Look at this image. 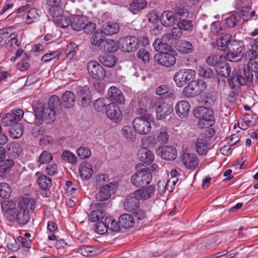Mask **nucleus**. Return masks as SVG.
<instances>
[{"label": "nucleus", "mask_w": 258, "mask_h": 258, "mask_svg": "<svg viewBox=\"0 0 258 258\" xmlns=\"http://www.w3.org/2000/svg\"><path fill=\"white\" fill-rule=\"evenodd\" d=\"M245 58L249 60L247 69L242 72L234 70L232 75L228 80L229 86L235 89L240 86L244 85L248 82H251L253 79L258 83V53L252 50H247L245 54Z\"/></svg>", "instance_id": "f257e3e1"}, {"label": "nucleus", "mask_w": 258, "mask_h": 258, "mask_svg": "<svg viewBox=\"0 0 258 258\" xmlns=\"http://www.w3.org/2000/svg\"><path fill=\"white\" fill-rule=\"evenodd\" d=\"M35 207V200L28 195H24L20 199L15 212L8 221L20 225L27 224L30 220V212L34 211Z\"/></svg>", "instance_id": "f03ea898"}, {"label": "nucleus", "mask_w": 258, "mask_h": 258, "mask_svg": "<svg viewBox=\"0 0 258 258\" xmlns=\"http://www.w3.org/2000/svg\"><path fill=\"white\" fill-rule=\"evenodd\" d=\"M154 122V117L150 114L145 113L141 117L135 118L133 121L135 131L140 135H147L151 130V124Z\"/></svg>", "instance_id": "7ed1b4c3"}, {"label": "nucleus", "mask_w": 258, "mask_h": 258, "mask_svg": "<svg viewBox=\"0 0 258 258\" xmlns=\"http://www.w3.org/2000/svg\"><path fill=\"white\" fill-rule=\"evenodd\" d=\"M35 113V123L37 125H41L43 121L46 124H50L55 120V111L49 107L37 108Z\"/></svg>", "instance_id": "20e7f679"}, {"label": "nucleus", "mask_w": 258, "mask_h": 258, "mask_svg": "<svg viewBox=\"0 0 258 258\" xmlns=\"http://www.w3.org/2000/svg\"><path fill=\"white\" fill-rule=\"evenodd\" d=\"M152 174L148 168H143L132 175L131 177L132 184L138 187L150 183L152 179Z\"/></svg>", "instance_id": "39448f33"}, {"label": "nucleus", "mask_w": 258, "mask_h": 258, "mask_svg": "<svg viewBox=\"0 0 258 258\" xmlns=\"http://www.w3.org/2000/svg\"><path fill=\"white\" fill-rule=\"evenodd\" d=\"M244 47L243 43L240 41L232 40L228 46L226 54L227 59L230 61H238L242 57V52Z\"/></svg>", "instance_id": "423d86ee"}, {"label": "nucleus", "mask_w": 258, "mask_h": 258, "mask_svg": "<svg viewBox=\"0 0 258 258\" xmlns=\"http://www.w3.org/2000/svg\"><path fill=\"white\" fill-rule=\"evenodd\" d=\"M207 88V85L202 80L190 82L184 87L183 94L187 97H194L200 94Z\"/></svg>", "instance_id": "0eeeda50"}, {"label": "nucleus", "mask_w": 258, "mask_h": 258, "mask_svg": "<svg viewBox=\"0 0 258 258\" xmlns=\"http://www.w3.org/2000/svg\"><path fill=\"white\" fill-rule=\"evenodd\" d=\"M196 73L191 69H181L174 75L173 80L178 87H183L185 84L192 82Z\"/></svg>", "instance_id": "6e6552de"}, {"label": "nucleus", "mask_w": 258, "mask_h": 258, "mask_svg": "<svg viewBox=\"0 0 258 258\" xmlns=\"http://www.w3.org/2000/svg\"><path fill=\"white\" fill-rule=\"evenodd\" d=\"M153 104L156 107L157 119L162 120L169 115L173 111V107L162 99L157 98L153 101Z\"/></svg>", "instance_id": "1a4fd4ad"}, {"label": "nucleus", "mask_w": 258, "mask_h": 258, "mask_svg": "<svg viewBox=\"0 0 258 258\" xmlns=\"http://www.w3.org/2000/svg\"><path fill=\"white\" fill-rule=\"evenodd\" d=\"M119 43L121 50L125 52H134L139 47V39L134 36L121 38L119 40Z\"/></svg>", "instance_id": "9d476101"}, {"label": "nucleus", "mask_w": 258, "mask_h": 258, "mask_svg": "<svg viewBox=\"0 0 258 258\" xmlns=\"http://www.w3.org/2000/svg\"><path fill=\"white\" fill-rule=\"evenodd\" d=\"M24 112L22 109H17L8 113L1 119V123L5 126L14 125L23 118Z\"/></svg>", "instance_id": "9b49d317"}, {"label": "nucleus", "mask_w": 258, "mask_h": 258, "mask_svg": "<svg viewBox=\"0 0 258 258\" xmlns=\"http://www.w3.org/2000/svg\"><path fill=\"white\" fill-rule=\"evenodd\" d=\"M87 69L89 75L96 80H102L106 76L103 67L97 61H90L88 64Z\"/></svg>", "instance_id": "f8f14e48"}, {"label": "nucleus", "mask_w": 258, "mask_h": 258, "mask_svg": "<svg viewBox=\"0 0 258 258\" xmlns=\"http://www.w3.org/2000/svg\"><path fill=\"white\" fill-rule=\"evenodd\" d=\"M105 204L104 203H95L91 205V209L93 211L88 215V220L95 222L100 219H103L105 216V212L104 210Z\"/></svg>", "instance_id": "ddd939ff"}, {"label": "nucleus", "mask_w": 258, "mask_h": 258, "mask_svg": "<svg viewBox=\"0 0 258 258\" xmlns=\"http://www.w3.org/2000/svg\"><path fill=\"white\" fill-rule=\"evenodd\" d=\"M154 59L159 64L166 67H172L176 62L174 55L169 52L156 54Z\"/></svg>", "instance_id": "4468645a"}, {"label": "nucleus", "mask_w": 258, "mask_h": 258, "mask_svg": "<svg viewBox=\"0 0 258 258\" xmlns=\"http://www.w3.org/2000/svg\"><path fill=\"white\" fill-rule=\"evenodd\" d=\"M181 160L183 164L188 169H195L199 163V160L194 153H184L182 155Z\"/></svg>", "instance_id": "2eb2a0df"}, {"label": "nucleus", "mask_w": 258, "mask_h": 258, "mask_svg": "<svg viewBox=\"0 0 258 258\" xmlns=\"http://www.w3.org/2000/svg\"><path fill=\"white\" fill-rule=\"evenodd\" d=\"M106 113L108 118L114 122H119L122 118V112L119 107L114 103L107 105Z\"/></svg>", "instance_id": "dca6fc26"}, {"label": "nucleus", "mask_w": 258, "mask_h": 258, "mask_svg": "<svg viewBox=\"0 0 258 258\" xmlns=\"http://www.w3.org/2000/svg\"><path fill=\"white\" fill-rule=\"evenodd\" d=\"M77 96L81 98V104L84 106L89 104L91 100L90 88L88 86H78L76 88Z\"/></svg>", "instance_id": "f3484780"}, {"label": "nucleus", "mask_w": 258, "mask_h": 258, "mask_svg": "<svg viewBox=\"0 0 258 258\" xmlns=\"http://www.w3.org/2000/svg\"><path fill=\"white\" fill-rule=\"evenodd\" d=\"M157 152L162 159L166 160H173L177 157V151L172 146H162L158 149Z\"/></svg>", "instance_id": "a211bd4d"}, {"label": "nucleus", "mask_w": 258, "mask_h": 258, "mask_svg": "<svg viewBox=\"0 0 258 258\" xmlns=\"http://www.w3.org/2000/svg\"><path fill=\"white\" fill-rule=\"evenodd\" d=\"M107 98L110 101L118 104H123L125 102V99L121 91L115 86H111L108 90Z\"/></svg>", "instance_id": "6ab92c4d"}, {"label": "nucleus", "mask_w": 258, "mask_h": 258, "mask_svg": "<svg viewBox=\"0 0 258 258\" xmlns=\"http://www.w3.org/2000/svg\"><path fill=\"white\" fill-rule=\"evenodd\" d=\"M123 205L124 210L128 212L135 211L138 208L139 200L136 197L134 192L125 198Z\"/></svg>", "instance_id": "aec40b11"}, {"label": "nucleus", "mask_w": 258, "mask_h": 258, "mask_svg": "<svg viewBox=\"0 0 258 258\" xmlns=\"http://www.w3.org/2000/svg\"><path fill=\"white\" fill-rule=\"evenodd\" d=\"M61 10L55 12L53 15H50L53 18V22L58 27L64 28L71 25L72 20L62 15Z\"/></svg>", "instance_id": "412c9836"}, {"label": "nucleus", "mask_w": 258, "mask_h": 258, "mask_svg": "<svg viewBox=\"0 0 258 258\" xmlns=\"http://www.w3.org/2000/svg\"><path fill=\"white\" fill-rule=\"evenodd\" d=\"M155 187L153 185H149L145 188L136 190L134 192L139 200H146L150 198L154 194Z\"/></svg>", "instance_id": "4be33fe9"}, {"label": "nucleus", "mask_w": 258, "mask_h": 258, "mask_svg": "<svg viewBox=\"0 0 258 258\" xmlns=\"http://www.w3.org/2000/svg\"><path fill=\"white\" fill-rule=\"evenodd\" d=\"M120 27L117 23L108 22L102 26L101 32L105 35H112L118 33Z\"/></svg>", "instance_id": "5701e85b"}, {"label": "nucleus", "mask_w": 258, "mask_h": 258, "mask_svg": "<svg viewBox=\"0 0 258 258\" xmlns=\"http://www.w3.org/2000/svg\"><path fill=\"white\" fill-rule=\"evenodd\" d=\"M175 109L176 114L180 117L184 118L188 114L190 109V105L187 101H180L175 105Z\"/></svg>", "instance_id": "b1692460"}, {"label": "nucleus", "mask_w": 258, "mask_h": 258, "mask_svg": "<svg viewBox=\"0 0 258 258\" xmlns=\"http://www.w3.org/2000/svg\"><path fill=\"white\" fill-rule=\"evenodd\" d=\"M157 95L162 96L165 98H173L175 97L174 91L167 85L158 86L155 91Z\"/></svg>", "instance_id": "393cba45"}, {"label": "nucleus", "mask_w": 258, "mask_h": 258, "mask_svg": "<svg viewBox=\"0 0 258 258\" xmlns=\"http://www.w3.org/2000/svg\"><path fill=\"white\" fill-rule=\"evenodd\" d=\"M176 15L170 11L163 12L161 16V22L166 27L173 25L176 21Z\"/></svg>", "instance_id": "a878e982"}, {"label": "nucleus", "mask_w": 258, "mask_h": 258, "mask_svg": "<svg viewBox=\"0 0 258 258\" xmlns=\"http://www.w3.org/2000/svg\"><path fill=\"white\" fill-rule=\"evenodd\" d=\"M79 173L84 179H89L93 174L92 166L88 162L82 163L79 166Z\"/></svg>", "instance_id": "bb28decb"}, {"label": "nucleus", "mask_w": 258, "mask_h": 258, "mask_svg": "<svg viewBox=\"0 0 258 258\" xmlns=\"http://www.w3.org/2000/svg\"><path fill=\"white\" fill-rule=\"evenodd\" d=\"M118 42L112 40L107 39L105 40L102 43L101 47L100 49L105 52H116L119 48Z\"/></svg>", "instance_id": "cd10ccee"}, {"label": "nucleus", "mask_w": 258, "mask_h": 258, "mask_svg": "<svg viewBox=\"0 0 258 258\" xmlns=\"http://www.w3.org/2000/svg\"><path fill=\"white\" fill-rule=\"evenodd\" d=\"M155 49L160 53L170 52L172 48L167 42L163 41L160 38L156 39L153 42Z\"/></svg>", "instance_id": "c85d7f7f"}, {"label": "nucleus", "mask_w": 258, "mask_h": 258, "mask_svg": "<svg viewBox=\"0 0 258 258\" xmlns=\"http://www.w3.org/2000/svg\"><path fill=\"white\" fill-rule=\"evenodd\" d=\"M99 60L104 66L108 68L113 67L117 62V58L112 54H103L99 56Z\"/></svg>", "instance_id": "c756f323"}, {"label": "nucleus", "mask_w": 258, "mask_h": 258, "mask_svg": "<svg viewBox=\"0 0 258 258\" xmlns=\"http://www.w3.org/2000/svg\"><path fill=\"white\" fill-rule=\"evenodd\" d=\"M193 114L195 117L199 119L211 118L213 116L212 111L203 106L196 107L194 110Z\"/></svg>", "instance_id": "7c9ffc66"}, {"label": "nucleus", "mask_w": 258, "mask_h": 258, "mask_svg": "<svg viewBox=\"0 0 258 258\" xmlns=\"http://www.w3.org/2000/svg\"><path fill=\"white\" fill-rule=\"evenodd\" d=\"M138 157L140 160L149 164L154 160V155L146 148H141L138 152Z\"/></svg>", "instance_id": "2f4dec72"}, {"label": "nucleus", "mask_w": 258, "mask_h": 258, "mask_svg": "<svg viewBox=\"0 0 258 258\" xmlns=\"http://www.w3.org/2000/svg\"><path fill=\"white\" fill-rule=\"evenodd\" d=\"M111 186L107 184L103 186L96 195V200L100 202L108 200L111 196Z\"/></svg>", "instance_id": "473e14b6"}, {"label": "nucleus", "mask_w": 258, "mask_h": 258, "mask_svg": "<svg viewBox=\"0 0 258 258\" xmlns=\"http://www.w3.org/2000/svg\"><path fill=\"white\" fill-rule=\"evenodd\" d=\"M86 18L81 16H75L72 17L71 26L75 31L83 30L85 26Z\"/></svg>", "instance_id": "72a5a7b5"}, {"label": "nucleus", "mask_w": 258, "mask_h": 258, "mask_svg": "<svg viewBox=\"0 0 258 258\" xmlns=\"http://www.w3.org/2000/svg\"><path fill=\"white\" fill-rule=\"evenodd\" d=\"M232 35L230 34H226L221 36L217 40L218 48L221 50L225 51L228 49V46L231 43Z\"/></svg>", "instance_id": "f704fd0d"}, {"label": "nucleus", "mask_w": 258, "mask_h": 258, "mask_svg": "<svg viewBox=\"0 0 258 258\" xmlns=\"http://www.w3.org/2000/svg\"><path fill=\"white\" fill-rule=\"evenodd\" d=\"M118 223L121 227L126 229L129 228L134 225L135 219L129 214H124L119 217Z\"/></svg>", "instance_id": "c9c22d12"}, {"label": "nucleus", "mask_w": 258, "mask_h": 258, "mask_svg": "<svg viewBox=\"0 0 258 258\" xmlns=\"http://www.w3.org/2000/svg\"><path fill=\"white\" fill-rule=\"evenodd\" d=\"M2 210L7 214V219L8 220L10 219V216L15 212L17 206L16 203L11 201H6L2 203Z\"/></svg>", "instance_id": "e433bc0d"}, {"label": "nucleus", "mask_w": 258, "mask_h": 258, "mask_svg": "<svg viewBox=\"0 0 258 258\" xmlns=\"http://www.w3.org/2000/svg\"><path fill=\"white\" fill-rule=\"evenodd\" d=\"M62 105L66 108L72 107L75 101V96L74 93L70 91L65 92L61 97Z\"/></svg>", "instance_id": "4c0bfd02"}, {"label": "nucleus", "mask_w": 258, "mask_h": 258, "mask_svg": "<svg viewBox=\"0 0 258 258\" xmlns=\"http://www.w3.org/2000/svg\"><path fill=\"white\" fill-rule=\"evenodd\" d=\"M147 5L146 0H133L130 4L129 10L134 14L145 9Z\"/></svg>", "instance_id": "58836bf2"}, {"label": "nucleus", "mask_w": 258, "mask_h": 258, "mask_svg": "<svg viewBox=\"0 0 258 258\" xmlns=\"http://www.w3.org/2000/svg\"><path fill=\"white\" fill-rule=\"evenodd\" d=\"M209 143L207 140L198 139L196 143V151L199 155L206 154L209 150Z\"/></svg>", "instance_id": "ea45409f"}, {"label": "nucleus", "mask_w": 258, "mask_h": 258, "mask_svg": "<svg viewBox=\"0 0 258 258\" xmlns=\"http://www.w3.org/2000/svg\"><path fill=\"white\" fill-rule=\"evenodd\" d=\"M14 164L12 159H8L0 163V176H5L11 170Z\"/></svg>", "instance_id": "a19ab883"}, {"label": "nucleus", "mask_w": 258, "mask_h": 258, "mask_svg": "<svg viewBox=\"0 0 258 258\" xmlns=\"http://www.w3.org/2000/svg\"><path fill=\"white\" fill-rule=\"evenodd\" d=\"M216 71L219 76L224 77H228L230 74L231 69L228 63L223 59L218 65V67L216 69Z\"/></svg>", "instance_id": "79ce46f5"}, {"label": "nucleus", "mask_w": 258, "mask_h": 258, "mask_svg": "<svg viewBox=\"0 0 258 258\" xmlns=\"http://www.w3.org/2000/svg\"><path fill=\"white\" fill-rule=\"evenodd\" d=\"M5 45L7 48H11V47H18L20 46V44L19 43L17 34L14 33H11L7 38V39L5 40Z\"/></svg>", "instance_id": "37998d69"}, {"label": "nucleus", "mask_w": 258, "mask_h": 258, "mask_svg": "<svg viewBox=\"0 0 258 258\" xmlns=\"http://www.w3.org/2000/svg\"><path fill=\"white\" fill-rule=\"evenodd\" d=\"M79 50L78 45L74 42H71L68 44L65 49V53L67 58L72 59L76 55L77 52Z\"/></svg>", "instance_id": "c03bdc74"}, {"label": "nucleus", "mask_w": 258, "mask_h": 258, "mask_svg": "<svg viewBox=\"0 0 258 258\" xmlns=\"http://www.w3.org/2000/svg\"><path fill=\"white\" fill-rule=\"evenodd\" d=\"M23 133V127L21 123H17L14 125L9 130L10 136L13 139H18L20 138L22 136Z\"/></svg>", "instance_id": "a18cd8bd"}, {"label": "nucleus", "mask_w": 258, "mask_h": 258, "mask_svg": "<svg viewBox=\"0 0 258 258\" xmlns=\"http://www.w3.org/2000/svg\"><path fill=\"white\" fill-rule=\"evenodd\" d=\"M51 179L47 177L45 175H40L37 179L38 185L43 190L47 189L50 187L51 185Z\"/></svg>", "instance_id": "49530a36"}, {"label": "nucleus", "mask_w": 258, "mask_h": 258, "mask_svg": "<svg viewBox=\"0 0 258 258\" xmlns=\"http://www.w3.org/2000/svg\"><path fill=\"white\" fill-rule=\"evenodd\" d=\"M241 19V17L238 14H230L225 20L226 25L230 28H234Z\"/></svg>", "instance_id": "de8ad7c7"}, {"label": "nucleus", "mask_w": 258, "mask_h": 258, "mask_svg": "<svg viewBox=\"0 0 258 258\" xmlns=\"http://www.w3.org/2000/svg\"><path fill=\"white\" fill-rule=\"evenodd\" d=\"M240 15L241 18L243 21H247L255 16V12L254 11H251V7L249 5H246V7L240 10Z\"/></svg>", "instance_id": "09e8293b"}, {"label": "nucleus", "mask_w": 258, "mask_h": 258, "mask_svg": "<svg viewBox=\"0 0 258 258\" xmlns=\"http://www.w3.org/2000/svg\"><path fill=\"white\" fill-rule=\"evenodd\" d=\"M135 131L130 125L124 126L121 130V133L123 137L128 140H134L136 138Z\"/></svg>", "instance_id": "8fccbe9b"}, {"label": "nucleus", "mask_w": 258, "mask_h": 258, "mask_svg": "<svg viewBox=\"0 0 258 258\" xmlns=\"http://www.w3.org/2000/svg\"><path fill=\"white\" fill-rule=\"evenodd\" d=\"M223 59L221 55H212L207 58L206 62L209 66L214 67L216 70Z\"/></svg>", "instance_id": "3c124183"}, {"label": "nucleus", "mask_w": 258, "mask_h": 258, "mask_svg": "<svg viewBox=\"0 0 258 258\" xmlns=\"http://www.w3.org/2000/svg\"><path fill=\"white\" fill-rule=\"evenodd\" d=\"M7 149L13 156H18L21 152V148L19 144L16 142H10L7 145Z\"/></svg>", "instance_id": "603ef678"}, {"label": "nucleus", "mask_w": 258, "mask_h": 258, "mask_svg": "<svg viewBox=\"0 0 258 258\" xmlns=\"http://www.w3.org/2000/svg\"><path fill=\"white\" fill-rule=\"evenodd\" d=\"M39 18L38 10L33 8L29 10L26 15V20L28 24H31L37 20Z\"/></svg>", "instance_id": "864d4df0"}, {"label": "nucleus", "mask_w": 258, "mask_h": 258, "mask_svg": "<svg viewBox=\"0 0 258 258\" xmlns=\"http://www.w3.org/2000/svg\"><path fill=\"white\" fill-rule=\"evenodd\" d=\"M47 5L50 7L49 8V15H53L54 13L60 10L59 5L60 0H46Z\"/></svg>", "instance_id": "5fc2aeb1"}, {"label": "nucleus", "mask_w": 258, "mask_h": 258, "mask_svg": "<svg viewBox=\"0 0 258 258\" xmlns=\"http://www.w3.org/2000/svg\"><path fill=\"white\" fill-rule=\"evenodd\" d=\"M62 52V49H58V50L51 53H46L43 55V56L41 57V60L45 62H48L53 58L56 57L58 58Z\"/></svg>", "instance_id": "6e6d98bb"}, {"label": "nucleus", "mask_w": 258, "mask_h": 258, "mask_svg": "<svg viewBox=\"0 0 258 258\" xmlns=\"http://www.w3.org/2000/svg\"><path fill=\"white\" fill-rule=\"evenodd\" d=\"M102 33L99 32H95L92 36L91 38V43L92 45L96 46H99L101 47L102 43L105 40L103 39V36Z\"/></svg>", "instance_id": "4d7b16f0"}, {"label": "nucleus", "mask_w": 258, "mask_h": 258, "mask_svg": "<svg viewBox=\"0 0 258 258\" xmlns=\"http://www.w3.org/2000/svg\"><path fill=\"white\" fill-rule=\"evenodd\" d=\"M199 76L205 78H210L213 75L212 70L206 66H200L197 68Z\"/></svg>", "instance_id": "13d9d810"}, {"label": "nucleus", "mask_w": 258, "mask_h": 258, "mask_svg": "<svg viewBox=\"0 0 258 258\" xmlns=\"http://www.w3.org/2000/svg\"><path fill=\"white\" fill-rule=\"evenodd\" d=\"M105 222L107 224L108 229L114 232H118L120 229V225L118 222H117L112 219V218H106Z\"/></svg>", "instance_id": "bf43d9fd"}, {"label": "nucleus", "mask_w": 258, "mask_h": 258, "mask_svg": "<svg viewBox=\"0 0 258 258\" xmlns=\"http://www.w3.org/2000/svg\"><path fill=\"white\" fill-rule=\"evenodd\" d=\"M78 252L82 255L87 256L92 255L95 251L94 247L88 245H82L79 247Z\"/></svg>", "instance_id": "052dcab7"}, {"label": "nucleus", "mask_w": 258, "mask_h": 258, "mask_svg": "<svg viewBox=\"0 0 258 258\" xmlns=\"http://www.w3.org/2000/svg\"><path fill=\"white\" fill-rule=\"evenodd\" d=\"M157 139L158 142L162 144H166L169 140V135L166 127L160 128L157 135Z\"/></svg>", "instance_id": "680f3d73"}, {"label": "nucleus", "mask_w": 258, "mask_h": 258, "mask_svg": "<svg viewBox=\"0 0 258 258\" xmlns=\"http://www.w3.org/2000/svg\"><path fill=\"white\" fill-rule=\"evenodd\" d=\"M11 194V189L6 183H0V197L2 198H8Z\"/></svg>", "instance_id": "e2e57ef3"}, {"label": "nucleus", "mask_w": 258, "mask_h": 258, "mask_svg": "<svg viewBox=\"0 0 258 258\" xmlns=\"http://www.w3.org/2000/svg\"><path fill=\"white\" fill-rule=\"evenodd\" d=\"M175 12L177 15L182 17H186L188 13L186 6L183 3H178L176 4Z\"/></svg>", "instance_id": "0e129e2a"}, {"label": "nucleus", "mask_w": 258, "mask_h": 258, "mask_svg": "<svg viewBox=\"0 0 258 258\" xmlns=\"http://www.w3.org/2000/svg\"><path fill=\"white\" fill-rule=\"evenodd\" d=\"M60 104L59 97L56 95H53L50 97L48 104L44 106L49 107V108L55 111L60 106Z\"/></svg>", "instance_id": "69168bd1"}, {"label": "nucleus", "mask_w": 258, "mask_h": 258, "mask_svg": "<svg viewBox=\"0 0 258 258\" xmlns=\"http://www.w3.org/2000/svg\"><path fill=\"white\" fill-rule=\"evenodd\" d=\"M61 157L64 161L72 164H75L77 161V158L76 155L69 151H64Z\"/></svg>", "instance_id": "338daca9"}, {"label": "nucleus", "mask_w": 258, "mask_h": 258, "mask_svg": "<svg viewBox=\"0 0 258 258\" xmlns=\"http://www.w3.org/2000/svg\"><path fill=\"white\" fill-rule=\"evenodd\" d=\"M215 122L214 116L208 118L199 119L198 125L200 128H207L212 126Z\"/></svg>", "instance_id": "774afa93"}]
</instances>
